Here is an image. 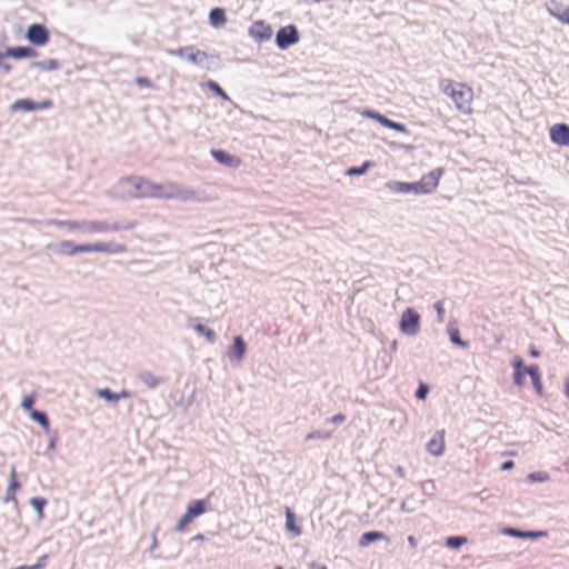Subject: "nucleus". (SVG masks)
Returning <instances> with one entry per match:
<instances>
[{"mask_svg": "<svg viewBox=\"0 0 569 569\" xmlns=\"http://www.w3.org/2000/svg\"><path fill=\"white\" fill-rule=\"evenodd\" d=\"M467 543V538L463 536H450L446 539V546L452 549H458Z\"/></svg>", "mask_w": 569, "mask_h": 569, "instance_id": "c756f323", "label": "nucleus"}, {"mask_svg": "<svg viewBox=\"0 0 569 569\" xmlns=\"http://www.w3.org/2000/svg\"><path fill=\"white\" fill-rule=\"evenodd\" d=\"M392 348L396 349L397 348V341H393L392 342Z\"/></svg>", "mask_w": 569, "mask_h": 569, "instance_id": "680f3d73", "label": "nucleus"}, {"mask_svg": "<svg viewBox=\"0 0 569 569\" xmlns=\"http://www.w3.org/2000/svg\"><path fill=\"white\" fill-rule=\"evenodd\" d=\"M210 153L219 163L227 166V167L238 168L242 163L240 158L232 156L221 149H212L210 151Z\"/></svg>", "mask_w": 569, "mask_h": 569, "instance_id": "9b49d317", "label": "nucleus"}, {"mask_svg": "<svg viewBox=\"0 0 569 569\" xmlns=\"http://www.w3.org/2000/svg\"><path fill=\"white\" fill-rule=\"evenodd\" d=\"M378 540L390 541L389 537L381 531H367L359 539V547L365 548Z\"/></svg>", "mask_w": 569, "mask_h": 569, "instance_id": "6ab92c4d", "label": "nucleus"}, {"mask_svg": "<svg viewBox=\"0 0 569 569\" xmlns=\"http://www.w3.org/2000/svg\"><path fill=\"white\" fill-rule=\"evenodd\" d=\"M443 174V169L437 168L430 171L428 174H425L419 181V189L421 194H430L432 193L438 184L441 176Z\"/></svg>", "mask_w": 569, "mask_h": 569, "instance_id": "0eeeda50", "label": "nucleus"}, {"mask_svg": "<svg viewBox=\"0 0 569 569\" xmlns=\"http://www.w3.org/2000/svg\"><path fill=\"white\" fill-rule=\"evenodd\" d=\"M550 139L558 146H569V126L566 123H556L550 128Z\"/></svg>", "mask_w": 569, "mask_h": 569, "instance_id": "9d476101", "label": "nucleus"}, {"mask_svg": "<svg viewBox=\"0 0 569 569\" xmlns=\"http://www.w3.org/2000/svg\"><path fill=\"white\" fill-rule=\"evenodd\" d=\"M379 123L386 128L399 131V132H408V129L405 124L396 122L385 116H381Z\"/></svg>", "mask_w": 569, "mask_h": 569, "instance_id": "bb28decb", "label": "nucleus"}, {"mask_svg": "<svg viewBox=\"0 0 569 569\" xmlns=\"http://www.w3.org/2000/svg\"><path fill=\"white\" fill-rule=\"evenodd\" d=\"M133 187L139 197L142 198H172L177 193L174 183L160 184L144 178H136Z\"/></svg>", "mask_w": 569, "mask_h": 569, "instance_id": "f03ea898", "label": "nucleus"}, {"mask_svg": "<svg viewBox=\"0 0 569 569\" xmlns=\"http://www.w3.org/2000/svg\"><path fill=\"white\" fill-rule=\"evenodd\" d=\"M386 186L392 192L421 194L418 181L417 182L389 181V182H387Z\"/></svg>", "mask_w": 569, "mask_h": 569, "instance_id": "f8f14e48", "label": "nucleus"}, {"mask_svg": "<svg viewBox=\"0 0 569 569\" xmlns=\"http://www.w3.org/2000/svg\"><path fill=\"white\" fill-rule=\"evenodd\" d=\"M34 399L31 396L24 397L22 400V407L31 413L33 409Z\"/></svg>", "mask_w": 569, "mask_h": 569, "instance_id": "37998d69", "label": "nucleus"}, {"mask_svg": "<svg viewBox=\"0 0 569 569\" xmlns=\"http://www.w3.org/2000/svg\"><path fill=\"white\" fill-rule=\"evenodd\" d=\"M416 507H410L406 501H402L400 505V510L405 513H411L416 511Z\"/></svg>", "mask_w": 569, "mask_h": 569, "instance_id": "49530a36", "label": "nucleus"}, {"mask_svg": "<svg viewBox=\"0 0 569 569\" xmlns=\"http://www.w3.org/2000/svg\"><path fill=\"white\" fill-rule=\"evenodd\" d=\"M207 87L217 96L221 97L223 100H229L228 94L224 92V90L216 82V81H208Z\"/></svg>", "mask_w": 569, "mask_h": 569, "instance_id": "f704fd0d", "label": "nucleus"}, {"mask_svg": "<svg viewBox=\"0 0 569 569\" xmlns=\"http://www.w3.org/2000/svg\"><path fill=\"white\" fill-rule=\"evenodd\" d=\"M249 34L257 41L268 40L272 37V29L262 21H256L249 29Z\"/></svg>", "mask_w": 569, "mask_h": 569, "instance_id": "4468645a", "label": "nucleus"}, {"mask_svg": "<svg viewBox=\"0 0 569 569\" xmlns=\"http://www.w3.org/2000/svg\"><path fill=\"white\" fill-rule=\"evenodd\" d=\"M515 467V462L507 460L501 465V470H511Z\"/></svg>", "mask_w": 569, "mask_h": 569, "instance_id": "3c124183", "label": "nucleus"}, {"mask_svg": "<svg viewBox=\"0 0 569 569\" xmlns=\"http://www.w3.org/2000/svg\"><path fill=\"white\" fill-rule=\"evenodd\" d=\"M209 21H210V24L216 28L224 26L227 22L224 9H222V8L212 9L209 13Z\"/></svg>", "mask_w": 569, "mask_h": 569, "instance_id": "412c9836", "label": "nucleus"}, {"mask_svg": "<svg viewBox=\"0 0 569 569\" xmlns=\"http://www.w3.org/2000/svg\"><path fill=\"white\" fill-rule=\"evenodd\" d=\"M549 12L551 16L557 18L559 21L569 24V8H562V9H549Z\"/></svg>", "mask_w": 569, "mask_h": 569, "instance_id": "7c9ffc66", "label": "nucleus"}, {"mask_svg": "<svg viewBox=\"0 0 569 569\" xmlns=\"http://www.w3.org/2000/svg\"><path fill=\"white\" fill-rule=\"evenodd\" d=\"M371 167V162L370 161H366L362 163V166L360 167H350L348 170H347V174L348 176H360V174H363L367 172V170Z\"/></svg>", "mask_w": 569, "mask_h": 569, "instance_id": "2f4dec72", "label": "nucleus"}, {"mask_svg": "<svg viewBox=\"0 0 569 569\" xmlns=\"http://www.w3.org/2000/svg\"><path fill=\"white\" fill-rule=\"evenodd\" d=\"M505 533L508 535V536H511V537H516V538H529V539H537V538H541V537H547V535H548V532L543 531V530H539V531L528 530V531H525V530H520V529H516V528H507L505 530Z\"/></svg>", "mask_w": 569, "mask_h": 569, "instance_id": "a211bd4d", "label": "nucleus"}, {"mask_svg": "<svg viewBox=\"0 0 569 569\" xmlns=\"http://www.w3.org/2000/svg\"><path fill=\"white\" fill-rule=\"evenodd\" d=\"M433 308L437 312V321L439 323H442L445 321V308H443V301H437L433 303Z\"/></svg>", "mask_w": 569, "mask_h": 569, "instance_id": "4c0bfd02", "label": "nucleus"}, {"mask_svg": "<svg viewBox=\"0 0 569 569\" xmlns=\"http://www.w3.org/2000/svg\"><path fill=\"white\" fill-rule=\"evenodd\" d=\"M420 315L412 308H407L400 317L399 329L403 335L416 336L420 330Z\"/></svg>", "mask_w": 569, "mask_h": 569, "instance_id": "39448f33", "label": "nucleus"}, {"mask_svg": "<svg viewBox=\"0 0 569 569\" xmlns=\"http://www.w3.org/2000/svg\"><path fill=\"white\" fill-rule=\"evenodd\" d=\"M121 226L118 223H114L112 226H109L104 222H98V221H83V230L88 232H106L109 230H120Z\"/></svg>", "mask_w": 569, "mask_h": 569, "instance_id": "dca6fc26", "label": "nucleus"}, {"mask_svg": "<svg viewBox=\"0 0 569 569\" xmlns=\"http://www.w3.org/2000/svg\"><path fill=\"white\" fill-rule=\"evenodd\" d=\"M194 329L198 333L203 335L208 341L213 342L216 340V333L213 330L207 328L203 325H197L194 326Z\"/></svg>", "mask_w": 569, "mask_h": 569, "instance_id": "473e14b6", "label": "nucleus"}, {"mask_svg": "<svg viewBox=\"0 0 569 569\" xmlns=\"http://www.w3.org/2000/svg\"><path fill=\"white\" fill-rule=\"evenodd\" d=\"M139 379L150 389L158 387L162 382L161 378L154 376L152 372L149 371L141 372L139 375Z\"/></svg>", "mask_w": 569, "mask_h": 569, "instance_id": "393cba45", "label": "nucleus"}, {"mask_svg": "<svg viewBox=\"0 0 569 569\" xmlns=\"http://www.w3.org/2000/svg\"><path fill=\"white\" fill-rule=\"evenodd\" d=\"M170 53L179 58H183L197 66H202L209 60V54L206 51H202L193 46L182 47L170 51Z\"/></svg>", "mask_w": 569, "mask_h": 569, "instance_id": "423d86ee", "label": "nucleus"}, {"mask_svg": "<svg viewBox=\"0 0 569 569\" xmlns=\"http://www.w3.org/2000/svg\"><path fill=\"white\" fill-rule=\"evenodd\" d=\"M3 56L11 57L14 59H22V58H36L38 56L37 51L29 47H13L8 48Z\"/></svg>", "mask_w": 569, "mask_h": 569, "instance_id": "2eb2a0df", "label": "nucleus"}, {"mask_svg": "<svg viewBox=\"0 0 569 569\" xmlns=\"http://www.w3.org/2000/svg\"><path fill=\"white\" fill-rule=\"evenodd\" d=\"M136 83L140 87H151L149 79L142 77H138Z\"/></svg>", "mask_w": 569, "mask_h": 569, "instance_id": "09e8293b", "label": "nucleus"}, {"mask_svg": "<svg viewBox=\"0 0 569 569\" xmlns=\"http://www.w3.org/2000/svg\"><path fill=\"white\" fill-rule=\"evenodd\" d=\"M1 58H7V57H6V56H3V53H2V52H0V59H1Z\"/></svg>", "mask_w": 569, "mask_h": 569, "instance_id": "e2e57ef3", "label": "nucleus"}, {"mask_svg": "<svg viewBox=\"0 0 569 569\" xmlns=\"http://www.w3.org/2000/svg\"><path fill=\"white\" fill-rule=\"evenodd\" d=\"M512 379H513L515 385L521 387L523 385V380H525L523 371H515Z\"/></svg>", "mask_w": 569, "mask_h": 569, "instance_id": "c03bdc74", "label": "nucleus"}, {"mask_svg": "<svg viewBox=\"0 0 569 569\" xmlns=\"http://www.w3.org/2000/svg\"><path fill=\"white\" fill-rule=\"evenodd\" d=\"M440 89L443 93L449 96L456 104V108L463 113H471V102L473 99V91L470 87L453 82L449 79L440 81Z\"/></svg>", "mask_w": 569, "mask_h": 569, "instance_id": "f257e3e1", "label": "nucleus"}, {"mask_svg": "<svg viewBox=\"0 0 569 569\" xmlns=\"http://www.w3.org/2000/svg\"><path fill=\"white\" fill-rule=\"evenodd\" d=\"M247 346L241 337H236L231 348L228 351V356L231 359L241 361L246 355Z\"/></svg>", "mask_w": 569, "mask_h": 569, "instance_id": "f3484780", "label": "nucleus"}, {"mask_svg": "<svg viewBox=\"0 0 569 569\" xmlns=\"http://www.w3.org/2000/svg\"><path fill=\"white\" fill-rule=\"evenodd\" d=\"M407 540H408L409 546H410L412 549H416V548H417V546H418V541H417V539H416L413 536H409Z\"/></svg>", "mask_w": 569, "mask_h": 569, "instance_id": "603ef678", "label": "nucleus"}, {"mask_svg": "<svg viewBox=\"0 0 569 569\" xmlns=\"http://www.w3.org/2000/svg\"><path fill=\"white\" fill-rule=\"evenodd\" d=\"M527 479L531 482H545L549 479V476L547 472H531L528 475Z\"/></svg>", "mask_w": 569, "mask_h": 569, "instance_id": "e433bc0d", "label": "nucleus"}, {"mask_svg": "<svg viewBox=\"0 0 569 569\" xmlns=\"http://www.w3.org/2000/svg\"><path fill=\"white\" fill-rule=\"evenodd\" d=\"M97 395L107 400V401H113V402H117L118 401V396L117 393L112 392L110 389L108 388H104V389H99L97 391Z\"/></svg>", "mask_w": 569, "mask_h": 569, "instance_id": "c9c22d12", "label": "nucleus"}, {"mask_svg": "<svg viewBox=\"0 0 569 569\" xmlns=\"http://www.w3.org/2000/svg\"><path fill=\"white\" fill-rule=\"evenodd\" d=\"M51 106H52L51 100H44L42 102H38L37 103V102H33L30 99H20V100L14 101L11 104L10 110L11 111H18V110L33 111V110L48 109Z\"/></svg>", "mask_w": 569, "mask_h": 569, "instance_id": "1a4fd4ad", "label": "nucleus"}, {"mask_svg": "<svg viewBox=\"0 0 569 569\" xmlns=\"http://www.w3.org/2000/svg\"><path fill=\"white\" fill-rule=\"evenodd\" d=\"M31 506L38 511V516L41 519L43 517V508L47 505V500L44 498H32L30 500Z\"/></svg>", "mask_w": 569, "mask_h": 569, "instance_id": "72a5a7b5", "label": "nucleus"}, {"mask_svg": "<svg viewBox=\"0 0 569 569\" xmlns=\"http://www.w3.org/2000/svg\"><path fill=\"white\" fill-rule=\"evenodd\" d=\"M276 569H282L281 567H277Z\"/></svg>", "mask_w": 569, "mask_h": 569, "instance_id": "0e129e2a", "label": "nucleus"}, {"mask_svg": "<svg viewBox=\"0 0 569 569\" xmlns=\"http://www.w3.org/2000/svg\"><path fill=\"white\" fill-rule=\"evenodd\" d=\"M392 147H398V148H401V149H405L407 151H410L413 149V146L412 144H403V143H396V142H392L391 143Z\"/></svg>", "mask_w": 569, "mask_h": 569, "instance_id": "8fccbe9b", "label": "nucleus"}, {"mask_svg": "<svg viewBox=\"0 0 569 569\" xmlns=\"http://www.w3.org/2000/svg\"><path fill=\"white\" fill-rule=\"evenodd\" d=\"M0 68H2L4 72H9L11 70V66L8 63L0 64Z\"/></svg>", "mask_w": 569, "mask_h": 569, "instance_id": "13d9d810", "label": "nucleus"}, {"mask_svg": "<svg viewBox=\"0 0 569 569\" xmlns=\"http://www.w3.org/2000/svg\"><path fill=\"white\" fill-rule=\"evenodd\" d=\"M362 116L368 118V119H372V120H376V121H380V118H381V113H379L378 111L376 110H372V109H366L363 110L362 112Z\"/></svg>", "mask_w": 569, "mask_h": 569, "instance_id": "a19ab883", "label": "nucleus"}, {"mask_svg": "<svg viewBox=\"0 0 569 569\" xmlns=\"http://www.w3.org/2000/svg\"><path fill=\"white\" fill-rule=\"evenodd\" d=\"M448 335H449L450 341L453 345L461 347V348L468 347V342L460 338L459 329L456 327V325L453 322H450L448 326Z\"/></svg>", "mask_w": 569, "mask_h": 569, "instance_id": "5701e85b", "label": "nucleus"}, {"mask_svg": "<svg viewBox=\"0 0 569 569\" xmlns=\"http://www.w3.org/2000/svg\"><path fill=\"white\" fill-rule=\"evenodd\" d=\"M565 395L569 398V376L566 378L565 382Z\"/></svg>", "mask_w": 569, "mask_h": 569, "instance_id": "4d7b16f0", "label": "nucleus"}, {"mask_svg": "<svg viewBox=\"0 0 569 569\" xmlns=\"http://www.w3.org/2000/svg\"><path fill=\"white\" fill-rule=\"evenodd\" d=\"M208 500H194L187 506V510L183 516L179 519L174 530L177 532H183L186 528L194 520V518L201 516L208 510Z\"/></svg>", "mask_w": 569, "mask_h": 569, "instance_id": "20e7f679", "label": "nucleus"}, {"mask_svg": "<svg viewBox=\"0 0 569 569\" xmlns=\"http://www.w3.org/2000/svg\"><path fill=\"white\" fill-rule=\"evenodd\" d=\"M427 450L435 457L442 456L445 451V430H438L435 436L428 441Z\"/></svg>", "mask_w": 569, "mask_h": 569, "instance_id": "ddd939ff", "label": "nucleus"}, {"mask_svg": "<svg viewBox=\"0 0 569 569\" xmlns=\"http://www.w3.org/2000/svg\"><path fill=\"white\" fill-rule=\"evenodd\" d=\"M57 68V62L54 60H50L49 61V69H56Z\"/></svg>", "mask_w": 569, "mask_h": 569, "instance_id": "bf43d9fd", "label": "nucleus"}, {"mask_svg": "<svg viewBox=\"0 0 569 569\" xmlns=\"http://www.w3.org/2000/svg\"><path fill=\"white\" fill-rule=\"evenodd\" d=\"M512 367H513L515 371H525V369L527 368V367H525V365H523V360H522V358H521V357H519V356H516V357L513 358V360H512Z\"/></svg>", "mask_w": 569, "mask_h": 569, "instance_id": "79ce46f5", "label": "nucleus"}, {"mask_svg": "<svg viewBox=\"0 0 569 569\" xmlns=\"http://www.w3.org/2000/svg\"><path fill=\"white\" fill-rule=\"evenodd\" d=\"M117 396H118V400H120L123 398H129L131 396V393L128 390H122L121 392L117 393Z\"/></svg>", "mask_w": 569, "mask_h": 569, "instance_id": "5fc2aeb1", "label": "nucleus"}, {"mask_svg": "<svg viewBox=\"0 0 569 569\" xmlns=\"http://www.w3.org/2000/svg\"><path fill=\"white\" fill-rule=\"evenodd\" d=\"M277 43L280 48H284V28L279 29L277 33Z\"/></svg>", "mask_w": 569, "mask_h": 569, "instance_id": "a18cd8bd", "label": "nucleus"}, {"mask_svg": "<svg viewBox=\"0 0 569 569\" xmlns=\"http://www.w3.org/2000/svg\"><path fill=\"white\" fill-rule=\"evenodd\" d=\"M20 483L17 479L16 469L12 467L10 470V483L6 491V501H16V492L19 490Z\"/></svg>", "mask_w": 569, "mask_h": 569, "instance_id": "aec40b11", "label": "nucleus"}, {"mask_svg": "<svg viewBox=\"0 0 569 569\" xmlns=\"http://www.w3.org/2000/svg\"><path fill=\"white\" fill-rule=\"evenodd\" d=\"M332 433L330 431L317 430L308 435V439H330Z\"/></svg>", "mask_w": 569, "mask_h": 569, "instance_id": "58836bf2", "label": "nucleus"}, {"mask_svg": "<svg viewBox=\"0 0 569 569\" xmlns=\"http://www.w3.org/2000/svg\"><path fill=\"white\" fill-rule=\"evenodd\" d=\"M428 392H429V387L426 383H420L415 396L419 400H425Z\"/></svg>", "mask_w": 569, "mask_h": 569, "instance_id": "ea45409f", "label": "nucleus"}, {"mask_svg": "<svg viewBox=\"0 0 569 569\" xmlns=\"http://www.w3.org/2000/svg\"><path fill=\"white\" fill-rule=\"evenodd\" d=\"M52 226H56L58 228L67 229L69 231L74 230H83V221H72V220H53L50 222Z\"/></svg>", "mask_w": 569, "mask_h": 569, "instance_id": "b1692460", "label": "nucleus"}, {"mask_svg": "<svg viewBox=\"0 0 569 569\" xmlns=\"http://www.w3.org/2000/svg\"><path fill=\"white\" fill-rule=\"evenodd\" d=\"M26 39L34 46L42 47L49 41V32L44 26L34 23L27 29Z\"/></svg>", "mask_w": 569, "mask_h": 569, "instance_id": "6e6552de", "label": "nucleus"}, {"mask_svg": "<svg viewBox=\"0 0 569 569\" xmlns=\"http://www.w3.org/2000/svg\"><path fill=\"white\" fill-rule=\"evenodd\" d=\"M529 353H530V356H531V357H533V358H538V357L540 356L539 350H538V349H536L535 347H530V349H529Z\"/></svg>", "mask_w": 569, "mask_h": 569, "instance_id": "6e6d98bb", "label": "nucleus"}, {"mask_svg": "<svg viewBox=\"0 0 569 569\" xmlns=\"http://www.w3.org/2000/svg\"><path fill=\"white\" fill-rule=\"evenodd\" d=\"M287 531L291 532L295 537H299L301 535V528L296 523L295 513L287 508Z\"/></svg>", "mask_w": 569, "mask_h": 569, "instance_id": "a878e982", "label": "nucleus"}, {"mask_svg": "<svg viewBox=\"0 0 569 569\" xmlns=\"http://www.w3.org/2000/svg\"><path fill=\"white\" fill-rule=\"evenodd\" d=\"M312 567L316 568L315 565H312ZM317 569H327V567L326 566H317Z\"/></svg>", "mask_w": 569, "mask_h": 569, "instance_id": "052dcab7", "label": "nucleus"}, {"mask_svg": "<svg viewBox=\"0 0 569 569\" xmlns=\"http://www.w3.org/2000/svg\"><path fill=\"white\" fill-rule=\"evenodd\" d=\"M525 372L528 373L531 378L533 388L536 391L541 395L542 393V385L540 379V371L537 365H531L525 369Z\"/></svg>", "mask_w": 569, "mask_h": 569, "instance_id": "4be33fe9", "label": "nucleus"}, {"mask_svg": "<svg viewBox=\"0 0 569 569\" xmlns=\"http://www.w3.org/2000/svg\"><path fill=\"white\" fill-rule=\"evenodd\" d=\"M59 251L66 256H73L80 252H110L112 251L110 244L104 242L74 244L70 240H62L59 242Z\"/></svg>", "mask_w": 569, "mask_h": 569, "instance_id": "7ed1b4c3", "label": "nucleus"}, {"mask_svg": "<svg viewBox=\"0 0 569 569\" xmlns=\"http://www.w3.org/2000/svg\"><path fill=\"white\" fill-rule=\"evenodd\" d=\"M343 421H346V416L343 413H337L330 418V422L332 423H341Z\"/></svg>", "mask_w": 569, "mask_h": 569, "instance_id": "de8ad7c7", "label": "nucleus"}, {"mask_svg": "<svg viewBox=\"0 0 569 569\" xmlns=\"http://www.w3.org/2000/svg\"><path fill=\"white\" fill-rule=\"evenodd\" d=\"M299 31L296 26L287 24V47L292 46L299 41Z\"/></svg>", "mask_w": 569, "mask_h": 569, "instance_id": "c85d7f7f", "label": "nucleus"}, {"mask_svg": "<svg viewBox=\"0 0 569 569\" xmlns=\"http://www.w3.org/2000/svg\"><path fill=\"white\" fill-rule=\"evenodd\" d=\"M395 472L400 477V478H405L406 477V471L405 469L401 467V466H397L395 468Z\"/></svg>", "mask_w": 569, "mask_h": 569, "instance_id": "864d4df0", "label": "nucleus"}, {"mask_svg": "<svg viewBox=\"0 0 569 569\" xmlns=\"http://www.w3.org/2000/svg\"><path fill=\"white\" fill-rule=\"evenodd\" d=\"M30 417L43 428L44 432L49 431V420L46 413L38 410H31Z\"/></svg>", "mask_w": 569, "mask_h": 569, "instance_id": "cd10ccee", "label": "nucleus"}]
</instances>
